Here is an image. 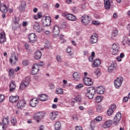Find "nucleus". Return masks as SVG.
<instances>
[{
	"instance_id": "nucleus-29",
	"label": "nucleus",
	"mask_w": 130,
	"mask_h": 130,
	"mask_svg": "<svg viewBox=\"0 0 130 130\" xmlns=\"http://www.w3.org/2000/svg\"><path fill=\"white\" fill-rule=\"evenodd\" d=\"M10 122L9 121V116H6L3 119V124L8 127V125H9Z\"/></svg>"
},
{
	"instance_id": "nucleus-43",
	"label": "nucleus",
	"mask_w": 130,
	"mask_h": 130,
	"mask_svg": "<svg viewBox=\"0 0 130 130\" xmlns=\"http://www.w3.org/2000/svg\"><path fill=\"white\" fill-rule=\"evenodd\" d=\"M11 122L13 125H16V124H17V120L16 119V118L12 117L11 120Z\"/></svg>"
},
{
	"instance_id": "nucleus-4",
	"label": "nucleus",
	"mask_w": 130,
	"mask_h": 130,
	"mask_svg": "<svg viewBox=\"0 0 130 130\" xmlns=\"http://www.w3.org/2000/svg\"><path fill=\"white\" fill-rule=\"evenodd\" d=\"M61 16L67 20H69V21H72L73 22L77 21V17H76V16L72 14L68 13V12L62 13Z\"/></svg>"
},
{
	"instance_id": "nucleus-20",
	"label": "nucleus",
	"mask_w": 130,
	"mask_h": 130,
	"mask_svg": "<svg viewBox=\"0 0 130 130\" xmlns=\"http://www.w3.org/2000/svg\"><path fill=\"white\" fill-rule=\"evenodd\" d=\"M8 7L4 3H1L0 4V11L2 13H7L8 12Z\"/></svg>"
},
{
	"instance_id": "nucleus-63",
	"label": "nucleus",
	"mask_w": 130,
	"mask_h": 130,
	"mask_svg": "<svg viewBox=\"0 0 130 130\" xmlns=\"http://www.w3.org/2000/svg\"><path fill=\"white\" fill-rule=\"evenodd\" d=\"M93 58H94L93 57H92V56L89 57V61H90V62H92V61H93V59H94Z\"/></svg>"
},
{
	"instance_id": "nucleus-3",
	"label": "nucleus",
	"mask_w": 130,
	"mask_h": 130,
	"mask_svg": "<svg viewBox=\"0 0 130 130\" xmlns=\"http://www.w3.org/2000/svg\"><path fill=\"white\" fill-rule=\"evenodd\" d=\"M30 84V77H25L22 81L19 86L20 90H24L26 89Z\"/></svg>"
},
{
	"instance_id": "nucleus-33",
	"label": "nucleus",
	"mask_w": 130,
	"mask_h": 130,
	"mask_svg": "<svg viewBox=\"0 0 130 130\" xmlns=\"http://www.w3.org/2000/svg\"><path fill=\"white\" fill-rule=\"evenodd\" d=\"M73 77L76 81H79L80 80V78H81V75L78 73V72H75L73 75Z\"/></svg>"
},
{
	"instance_id": "nucleus-27",
	"label": "nucleus",
	"mask_w": 130,
	"mask_h": 130,
	"mask_svg": "<svg viewBox=\"0 0 130 130\" xmlns=\"http://www.w3.org/2000/svg\"><path fill=\"white\" fill-rule=\"evenodd\" d=\"M96 92L98 94H102L104 93V91H105V88L103 86H99L96 88Z\"/></svg>"
},
{
	"instance_id": "nucleus-60",
	"label": "nucleus",
	"mask_w": 130,
	"mask_h": 130,
	"mask_svg": "<svg viewBox=\"0 0 130 130\" xmlns=\"http://www.w3.org/2000/svg\"><path fill=\"white\" fill-rule=\"evenodd\" d=\"M28 25V22H26V21H23L22 23V26L23 27H26V26H27Z\"/></svg>"
},
{
	"instance_id": "nucleus-61",
	"label": "nucleus",
	"mask_w": 130,
	"mask_h": 130,
	"mask_svg": "<svg viewBox=\"0 0 130 130\" xmlns=\"http://www.w3.org/2000/svg\"><path fill=\"white\" fill-rule=\"evenodd\" d=\"M45 34L46 35L49 36L51 34L50 31H49V30H46V31H45Z\"/></svg>"
},
{
	"instance_id": "nucleus-30",
	"label": "nucleus",
	"mask_w": 130,
	"mask_h": 130,
	"mask_svg": "<svg viewBox=\"0 0 130 130\" xmlns=\"http://www.w3.org/2000/svg\"><path fill=\"white\" fill-rule=\"evenodd\" d=\"M58 114L57 112H52L50 114V118L51 119V120H55L56 118V116H57Z\"/></svg>"
},
{
	"instance_id": "nucleus-14",
	"label": "nucleus",
	"mask_w": 130,
	"mask_h": 130,
	"mask_svg": "<svg viewBox=\"0 0 130 130\" xmlns=\"http://www.w3.org/2000/svg\"><path fill=\"white\" fill-rule=\"evenodd\" d=\"M83 82L86 86H92L93 85V81H92L91 78L87 77H84Z\"/></svg>"
},
{
	"instance_id": "nucleus-2",
	"label": "nucleus",
	"mask_w": 130,
	"mask_h": 130,
	"mask_svg": "<svg viewBox=\"0 0 130 130\" xmlns=\"http://www.w3.org/2000/svg\"><path fill=\"white\" fill-rule=\"evenodd\" d=\"M81 22L83 25H85V26L90 25L92 23V17L87 14H84L81 17Z\"/></svg>"
},
{
	"instance_id": "nucleus-17",
	"label": "nucleus",
	"mask_w": 130,
	"mask_h": 130,
	"mask_svg": "<svg viewBox=\"0 0 130 130\" xmlns=\"http://www.w3.org/2000/svg\"><path fill=\"white\" fill-rule=\"evenodd\" d=\"M39 102V101H38L37 98H33L30 100L29 105L31 107H36V105L38 104Z\"/></svg>"
},
{
	"instance_id": "nucleus-32",
	"label": "nucleus",
	"mask_w": 130,
	"mask_h": 130,
	"mask_svg": "<svg viewBox=\"0 0 130 130\" xmlns=\"http://www.w3.org/2000/svg\"><path fill=\"white\" fill-rule=\"evenodd\" d=\"M104 6L106 10L110 9V1L109 0H104Z\"/></svg>"
},
{
	"instance_id": "nucleus-59",
	"label": "nucleus",
	"mask_w": 130,
	"mask_h": 130,
	"mask_svg": "<svg viewBox=\"0 0 130 130\" xmlns=\"http://www.w3.org/2000/svg\"><path fill=\"white\" fill-rule=\"evenodd\" d=\"M49 87H50V89H54V84H53L52 83H50Z\"/></svg>"
},
{
	"instance_id": "nucleus-22",
	"label": "nucleus",
	"mask_w": 130,
	"mask_h": 130,
	"mask_svg": "<svg viewBox=\"0 0 130 130\" xmlns=\"http://www.w3.org/2000/svg\"><path fill=\"white\" fill-rule=\"evenodd\" d=\"M16 89V83L15 81L12 80L9 84V91L10 92H14Z\"/></svg>"
},
{
	"instance_id": "nucleus-18",
	"label": "nucleus",
	"mask_w": 130,
	"mask_h": 130,
	"mask_svg": "<svg viewBox=\"0 0 130 130\" xmlns=\"http://www.w3.org/2000/svg\"><path fill=\"white\" fill-rule=\"evenodd\" d=\"M116 69V62L115 61H113L111 65L109 67L108 71L109 73H112L114 70Z\"/></svg>"
},
{
	"instance_id": "nucleus-10",
	"label": "nucleus",
	"mask_w": 130,
	"mask_h": 130,
	"mask_svg": "<svg viewBox=\"0 0 130 130\" xmlns=\"http://www.w3.org/2000/svg\"><path fill=\"white\" fill-rule=\"evenodd\" d=\"M121 120V114L120 113H117L114 117L113 123L115 125H117L119 123V121Z\"/></svg>"
},
{
	"instance_id": "nucleus-56",
	"label": "nucleus",
	"mask_w": 130,
	"mask_h": 130,
	"mask_svg": "<svg viewBox=\"0 0 130 130\" xmlns=\"http://www.w3.org/2000/svg\"><path fill=\"white\" fill-rule=\"evenodd\" d=\"M91 22L93 25H99V22H98L97 21L94 20L91 21Z\"/></svg>"
},
{
	"instance_id": "nucleus-25",
	"label": "nucleus",
	"mask_w": 130,
	"mask_h": 130,
	"mask_svg": "<svg viewBox=\"0 0 130 130\" xmlns=\"http://www.w3.org/2000/svg\"><path fill=\"white\" fill-rule=\"evenodd\" d=\"M38 98L41 101L43 102L44 101H47L48 99V96L44 94H41L39 95Z\"/></svg>"
},
{
	"instance_id": "nucleus-9",
	"label": "nucleus",
	"mask_w": 130,
	"mask_h": 130,
	"mask_svg": "<svg viewBox=\"0 0 130 130\" xmlns=\"http://www.w3.org/2000/svg\"><path fill=\"white\" fill-rule=\"evenodd\" d=\"M98 42V35L97 34L94 33L93 34L89 39V42L90 44H95V43H97Z\"/></svg>"
},
{
	"instance_id": "nucleus-52",
	"label": "nucleus",
	"mask_w": 130,
	"mask_h": 130,
	"mask_svg": "<svg viewBox=\"0 0 130 130\" xmlns=\"http://www.w3.org/2000/svg\"><path fill=\"white\" fill-rule=\"evenodd\" d=\"M84 87V85L83 84H79L76 86V89H81Z\"/></svg>"
},
{
	"instance_id": "nucleus-12",
	"label": "nucleus",
	"mask_w": 130,
	"mask_h": 130,
	"mask_svg": "<svg viewBox=\"0 0 130 130\" xmlns=\"http://www.w3.org/2000/svg\"><path fill=\"white\" fill-rule=\"evenodd\" d=\"M52 33L54 37H56V36H58V35H59V26H58V25H55L53 27Z\"/></svg>"
},
{
	"instance_id": "nucleus-28",
	"label": "nucleus",
	"mask_w": 130,
	"mask_h": 130,
	"mask_svg": "<svg viewBox=\"0 0 130 130\" xmlns=\"http://www.w3.org/2000/svg\"><path fill=\"white\" fill-rule=\"evenodd\" d=\"M42 56V53L40 52V51L38 50L35 53L34 57L35 59H40Z\"/></svg>"
},
{
	"instance_id": "nucleus-58",
	"label": "nucleus",
	"mask_w": 130,
	"mask_h": 130,
	"mask_svg": "<svg viewBox=\"0 0 130 130\" xmlns=\"http://www.w3.org/2000/svg\"><path fill=\"white\" fill-rule=\"evenodd\" d=\"M127 101H128V98L124 97L123 99V102H127Z\"/></svg>"
},
{
	"instance_id": "nucleus-38",
	"label": "nucleus",
	"mask_w": 130,
	"mask_h": 130,
	"mask_svg": "<svg viewBox=\"0 0 130 130\" xmlns=\"http://www.w3.org/2000/svg\"><path fill=\"white\" fill-rule=\"evenodd\" d=\"M118 35V30L115 29L112 32V36L113 37H116Z\"/></svg>"
},
{
	"instance_id": "nucleus-40",
	"label": "nucleus",
	"mask_w": 130,
	"mask_h": 130,
	"mask_svg": "<svg viewBox=\"0 0 130 130\" xmlns=\"http://www.w3.org/2000/svg\"><path fill=\"white\" fill-rule=\"evenodd\" d=\"M94 73L96 76H100L101 75V70L99 69H96L94 70Z\"/></svg>"
},
{
	"instance_id": "nucleus-54",
	"label": "nucleus",
	"mask_w": 130,
	"mask_h": 130,
	"mask_svg": "<svg viewBox=\"0 0 130 130\" xmlns=\"http://www.w3.org/2000/svg\"><path fill=\"white\" fill-rule=\"evenodd\" d=\"M75 128V130H83V127L81 126H76Z\"/></svg>"
},
{
	"instance_id": "nucleus-46",
	"label": "nucleus",
	"mask_w": 130,
	"mask_h": 130,
	"mask_svg": "<svg viewBox=\"0 0 130 130\" xmlns=\"http://www.w3.org/2000/svg\"><path fill=\"white\" fill-rule=\"evenodd\" d=\"M6 126H5L2 122L0 123V130H6Z\"/></svg>"
},
{
	"instance_id": "nucleus-44",
	"label": "nucleus",
	"mask_w": 130,
	"mask_h": 130,
	"mask_svg": "<svg viewBox=\"0 0 130 130\" xmlns=\"http://www.w3.org/2000/svg\"><path fill=\"white\" fill-rule=\"evenodd\" d=\"M95 101L97 103H99V102H101L102 101V98L100 96H98L95 98Z\"/></svg>"
},
{
	"instance_id": "nucleus-24",
	"label": "nucleus",
	"mask_w": 130,
	"mask_h": 130,
	"mask_svg": "<svg viewBox=\"0 0 130 130\" xmlns=\"http://www.w3.org/2000/svg\"><path fill=\"white\" fill-rule=\"evenodd\" d=\"M19 100V96H11L9 97V101L10 102H12V103H16Z\"/></svg>"
},
{
	"instance_id": "nucleus-1",
	"label": "nucleus",
	"mask_w": 130,
	"mask_h": 130,
	"mask_svg": "<svg viewBox=\"0 0 130 130\" xmlns=\"http://www.w3.org/2000/svg\"><path fill=\"white\" fill-rule=\"evenodd\" d=\"M96 93V90L95 87L91 86L86 89V92H85V96L89 98V99H93L94 98V95Z\"/></svg>"
},
{
	"instance_id": "nucleus-21",
	"label": "nucleus",
	"mask_w": 130,
	"mask_h": 130,
	"mask_svg": "<svg viewBox=\"0 0 130 130\" xmlns=\"http://www.w3.org/2000/svg\"><path fill=\"white\" fill-rule=\"evenodd\" d=\"M26 101L22 100L19 101L17 103V107L19 108H24L26 106Z\"/></svg>"
},
{
	"instance_id": "nucleus-16",
	"label": "nucleus",
	"mask_w": 130,
	"mask_h": 130,
	"mask_svg": "<svg viewBox=\"0 0 130 130\" xmlns=\"http://www.w3.org/2000/svg\"><path fill=\"white\" fill-rule=\"evenodd\" d=\"M115 109H116V106L114 104L111 105L108 109L107 114L109 116L111 115V114L114 112V110H115Z\"/></svg>"
},
{
	"instance_id": "nucleus-6",
	"label": "nucleus",
	"mask_w": 130,
	"mask_h": 130,
	"mask_svg": "<svg viewBox=\"0 0 130 130\" xmlns=\"http://www.w3.org/2000/svg\"><path fill=\"white\" fill-rule=\"evenodd\" d=\"M42 25L44 27H48L51 24V19L49 17H44L42 19Z\"/></svg>"
},
{
	"instance_id": "nucleus-39",
	"label": "nucleus",
	"mask_w": 130,
	"mask_h": 130,
	"mask_svg": "<svg viewBox=\"0 0 130 130\" xmlns=\"http://www.w3.org/2000/svg\"><path fill=\"white\" fill-rule=\"evenodd\" d=\"M102 120V117L101 116H98L93 120V122L96 123V122H100V121H101Z\"/></svg>"
},
{
	"instance_id": "nucleus-42",
	"label": "nucleus",
	"mask_w": 130,
	"mask_h": 130,
	"mask_svg": "<svg viewBox=\"0 0 130 130\" xmlns=\"http://www.w3.org/2000/svg\"><path fill=\"white\" fill-rule=\"evenodd\" d=\"M103 110V108L100 105H98L97 107H96V111L98 112H102Z\"/></svg>"
},
{
	"instance_id": "nucleus-19",
	"label": "nucleus",
	"mask_w": 130,
	"mask_h": 130,
	"mask_svg": "<svg viewBox=\"0 0 130 130\" xmlns=\"http://www.w3.org/2000/svg\"><path fill=\"white\" fill-rule=\"evenodd\" d=\"M112 125V120H108L104 122L102 126L103 128H109Z\"/></svg>"
},
{
	"instance_id": "nucleus-53",
	"label": "nucleus",
	"mask_w": 130,
	"mask_h": 130,
	"mask_svg": "<svg viewBox=\"0 0 130 130\" xmlns=\"http://www.w3.org/2000/svg\"><path fill=\"white\" fill-rule=\"evenodd\" d=\"M37 116H38V115H37V114H36L34 116V118L36 120H37V121H39V120L41 119V118L39 117H37Z\"/></svg>"
},
{
	"instance_id": "nucleus-8",
	"label": "nucleus",
	"mask_w": 130,
	"mask_h": 130,
	"mask_svg": "<svg viewBox=\"0 0 130 130\" xmlns=\"http://www.w3.org/2000/svg\"><path fill=\"white\" fill-rule=\"evenodd\" d=\"M42 66V64H40L38 63L34 64L32 66V69L31 70L32 75H37V74L38 73V72H39V67Z\"/></svg>"
},
{
	"instance_id": "nucleus-23",
	"label": "nucleus",
	"mask_w": 130,
	"mask_h": 130,
	"mask_svg": "<svg viewBox=\"0 0 130 130\" xmlns=\"http://www.w3.org/2000/svg\"><path fill=\"white\" fill-rule=\"evenodd\" d=\"M7 41V40L6 39V34H5V32H2L0 33V43L1 44H3V43H4V42H6Z\"/></svg>"
},
{
	"instance_id": "nucleus-47",
	"label": "nucleus",
	"mask_w": 130,
	"mask_h": 130,
	"mask_svg": "<svg viewBox=\"0 0 130 130\" xmlns=\"http://www.w3.org/2000/svg\"><path fill=\"white\" fill-rule=\"evenodd\" d=\"M56 60L58 62H61L62 61V59L61 58V56L60 55H58L56 56Z\"/></svg>"
},
{
	"instance_id": "nucleus-5",
	"label": "nucleus",
	"mask_w": 130,
	"mask_h": 130,
	"mask_svg": "<svg viewBox=\"0 0 130 130\" xmlns=\"http://www.w3.org/2000/svg\"><path fill=\"white\" fill-rule=\"evenodd\" d=\"M123 82V78L120 76L117 77L116 80H114V86L116 89H119L122 85V82Z\"/></svg>"
},
{
	"instance_id": "nucleus-57",
	"label": "nucleus",
	"mask_w": 130,
	"mask_h": 130,
	"mask_svg": "<svg viewBox=\"0 0 130 130\" xmlns=\"http://www.w3.org/2000/svg\"><path fill=\"white\" fill-rule=\"evenodd\" d=\"M68 53H71L72 52V48L68 47L67 49Z\"/></svg>"
},
{
	"instance_id": "nucleus-35",
	"label": "nucleus",
	"mask_w": 130,
	"mask_h": 130,
	"mask_svg": "<svg viewBox=\"0 0 130 130\" xmlns=\"http://www.w3.org/2000/svg\"><path fill=\"white\" fill-rule=\"evenodd\" d=\"M55 128L56 130H59L61 128V124H60V122L57 121L55 123Z\"/></svg>"
},
{
	"instance_id": "nucleus-37",
	"label": "nucleus",
	"mask_w": 130,
	"mask_h": 130,
	"mask_svg": "<svg viewBox=\"0 0 130 130\" xmlns=\"http://www.w3.org/2000/svg\"><path fill=\"white\" fill-rule=\"evenodd\" d=\"M45 47L47 49H50V48H51V44H50V42L49 41H47L45 42Z\"/></svg>"
},
{
	"instance_id": "nucleus-55",
	"label": "nucleus",
	"mask_w": 130,
	"mask_h": 130,
	"mask_svg": "<svg viewBox=\"0 0 130 130\" xmlns=\"http://www.w3.org/2000/svg\"><path fill=\"white\" fill-rule=\"evenodd\" d=\"M22 64H23L24 67H27V66H28V61L27 60L23 61Z\"/></svg>"
},
{
	"instance_id": "nucleus-31",
	"label": "nucleus",
	"mask_w": 130,
	"mask_h": 130,
	"mask_svg": "<svg viewBox=\"0 0 130 130\" xmlns=\"http://www.w3.org/2000/svg\"><path fill=\"white\" fill-rule=\"evenodd\" d=\"M27 5L26 4V2L25 1H21V4L19 6V9L21 11H24V9H26Z\"/></svg>"
},
{
	"instance_id": "nucleus-62",
	"label": "nucleus",
	"mask_w": 130,
	"mask_h": 130,
	"mask_svg": "<svg viewBox=\"0 0 130 130\" xmlns=\"http://www.w3.org/2000/svg\"><path fill=\"white\" fill-rule=\"evenodd\" d=\"M25 47L26 49H29V44L26 43L25 44Z\"/></svg>"
},
{
	"instance_id": "nucleus-50",
	"label": "nucleus",
	"mask_w": 130,
	"mask_h": 130,
	"mask_svg": "<svg viewBox=\"0 0 130 130\" xmlns=\"http://www.w3.org/2000/svg\"><path fill=\"white\" fill-rule=\"evenodd\" d=\"M38 116L37 117H40L41 118H42L44 115H43V113L42 112H39L37 114H36Z\"/></svg>"
},
{
	"instance_id": "nucleus-64",
	"label": "nucleus",
	"mask_w": 130,
	"mask_h": 130,
	"mask_svg": "<svg viewBox=\"0 0 130 130\" xmlns=\"http://www.w3.org/2000/svg\"><path fill=\"white\" fill-rule=\"evenodd\" d=\"M42 17V15H41V13H38V19H40Z\"/></svg>"
},
{
	"instance_id": "nucleus-15",
	"label": "nucleus",
	"mask_w": 130,
	"mask_h": 130,
	"mask_svg": "<svg viewBox=\"0 0 130 130\" xmlns=\"http://www.w3.org/2000/svg\"><path fill=\"white\" fill-rule=\"evenodd\" d=\"M18 61V58L15 55H12L9 59V62L11 64L14 66V64H16Z\"/></svg>"
},
{
	"instance_id": "nucleus-36",
	"label": "nucleus",
	"mask_w": 130,
	"mask_h": 130,
	"mask_svg": "<svg viewBox=\"0 0 130 130\" xmlns=\"http://www.w3.org/2000/svg\"><path fill=\"white\" fill-rule=\"evenodd\" d=\"M128 38L126 37H123V40L122 41V44L124 46L125 44H128Z\"/></svg>"
},
{
	"instance_id": "nucleus-13",
	"label": "nucleus",
	"mask_w": 130,
	"mask_h": 130,
	"mask_svg": "<svg viewBox=\"0 0 130 130\" xmlns=\"http://www.w3.org/2000/svg\"><path fill=\"white\" fill-rule=\"evenodd\" d=\"M28 39L30 43H35L37 40V37L34 33H31L28 35Z\"/></svg>"
},
{
	"instance_id": "nucleus-48",
	"label": "nucleus",
	"mask_w": 130,
	"mask_h": 130,
	"mask_svg": "<svg viewBox=\"0 0 130 130\" xmlns=\"http://www.w3.org/2000/svg\"><path fill=\"white\" fill-rule=\"evenodd\" d=\"M5 95L4 94H0V103H3L5 101Z\"/></svg>"
},
{
	"instance_id": "nucleus-41",
	"label": "nucleus",
	"mask_w": 130,
	"mask_h": 130,
	"mask_svg": "<svg viewBox=\"0 0 130 130\" xmlns=\"http://www.w3.org/2000/svg\"><path fill=\"white\" fill-rule=\"evenodd\" d=\"M56 94L61 95V94H63V90L62 89V88H59L56 89Z\"/></svg>"
},
{
	"instance_id": "nucleus-26",
	"label": "nucleus",
	"mask_w": 130,
	"mask_h": 130,
	"mask_svg": "<svg viewBox=\"0 0 130 130\" xmlns=\"http://www.w3.org/2000/svg\"><path fill=\"white\" fill-rule=\"evenodd\" d=\"M100 64H101V61L99 59H96L93 61L92 68H98V67H100Z\"/></svg>"
},
{
	"instance_id": "nucleus-11",
	"label": "nucleus",
	"mask_w": 130,
	"mask_h": 130,
	"mask_svg": "<svg viewBox=\"0 0 130 130\" xmlns=\"http://www.w3.org/2000/svg\"><path fill=\"white\" fill-rule=\"evenodd\" d=\"M33 29L35 30L38 33H40L42 32L43 28L40 26V24L38 22H35L33 25Z\"/></svg>"
},
{
	"instance_id": "nucleus-34",
	"label": "nucleus",
	"mask_w": 130,
	"mask_h": 130,
	"mask_svg": "<svg viewBox=\"0 0 130 130\" xmlns=\"http://www.w3.org/2000/svg\"><path fill=\"white\" fill-rule=\"evenodd\" d=\"M125 55H124V53H121L120 54V55L117 56L116 58V59L118 61H121L122 60V58H123V57H124Z\"/></svg>"
},
{
	"instance_id": "nucleus-45",
	"label": "nucleus",
	"mask_w": 130,
	"mask_h": 130,
	"mask_svg": "<svg viewBox=\"0 0 130 130\" xmlns=\"http://www.w3.org/2000/svg\"><path fill=\"white\" fill-rule=\"evenodd\" d=\"M9 75L10 77H14V70L12 69H9Z\"/></svg>"
},
{
	"instance_id": "nucleus-49",
	"label": "nucleus",
	"mask_w": 130,
	"mask_h": 130,
	"mask_svg": "<svg viewBox=\"0 0 130 130\" xmlns=\"http://www.w3.org/2000/svg\"><path fill=\"white\" fill-rule=\"evenodd\" d=\"M75 100L76 101V102L80 103L82 100V99L79 96H77L75 98Z\"/></svg>"
},
{
	"instance_id": "nucleus-7",
	"label": "nucleus",
	"mask_w": 130,
	"mask_h": 130,
	"mask_svg": "<svg viewBox=\"0 0 130 130\" xmlns=\"http://www.w3.org/2000/svg\"><path fill=\"white\" fill-rule=\"evenodd\" d=\"M112 54L115 55L119 52V44L117 43H114L112 46Z\"/></svg>"
},
{
	"instance_id": "nucleus-51",
	"label": "nucleus",
	"mask_w": 130,
	"mask_h": 130,
	"mask_svg": "<svg viewBox=\"0 0 130 130\" xmlns=\"http://www.w3.org/2000/svg\"><path fill=\"white\" fill-rule=\"evenodd\" d=\"M95 122L93 121L91 122V124H90V128L92 130H94V128L95 127Z\"/></svg>"
}]
</instances>
